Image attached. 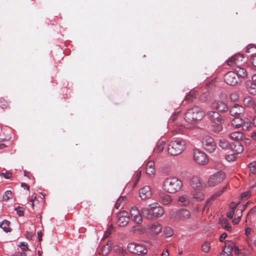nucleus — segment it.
Here are the masks:
<instances>
[{"instance_id": "f257e3e1", "label": "nucleus", "mask_w": 256, "mask_h": 256, "mask_svg": "<svg viewBox=\"0 0 256 256\" xmlns=\"http://www.w3.org/2000/svg\"><path fill=\"white\" fill-rule=\"evenodd\" d=\"M204 116V112L198 107H194L188 110L185 114L184 119L191 126H186V127L187 128H190L196 122L201 120Z\"/></svg>"}, {"instance_id": "f03ea898", "label": "nucleus", "mask_w": 256, "mask_h": 256, "mask_svg": "<svg viewBox=\"0 0 256 256\" xmlns=\"http://www.w3.org/2000/svg\"><path fill=\"white\" fill-rule=\"evenodd\" d=\"M182 186V182L176 177L166 178L163 182L164 189L168 193L174 194L179 191Z\"/></svg>"}, {"instance_id": "7ed1b4c3", "label": "nucleus", "mask_w": 256, "mask_h": 256, "mask_svg": "<svg viewBox=\"0 0 256 256\" xmlns=\"http://www.w3.org/2000/svg\"><path fill=\"white\" fill-rule=\"evenodd\" d=\"M186 142L182 138L172 140L168 146V151L172 156H177L180 154L186 148Z\"/></svg>"}, {"instance_id": "20e7f679", "label": "nucleus", "mask_w": 256, "mask_h": 256, "mask_svg": "<svg viewBox=\"0 0 256 256\" xmlns=\"http://www.w3.org/2000/svg\"><path fill=\"white\" fill-rule=\"evenodd\" d=\"M127 248L128 252L134 254L144 256L148 252L146 246L140 243H130L128 245Z\"/></svg>"}, {"instance_id": "39448f33", "label": "nucleus", "mask_w": 256, "mask_h": 256, "mask_svg": "<svg viewBox=\"0 0 256 256\" xmlns=\"http://www.w3.org/2000/svg\"><path fill=\"white\" fill-rule=\"evenodd\" d=\"M144 230L150 236H154L159 234L162 230V224L158 222H154L152 224L147 225Z\"/></svg>"}, {"instance_id": "423d86ee", "label": "nucleus", "mask_w": 256, "mask_h": 256, "mask_svg": "<svg viewBox=\"0 0 256 256\" xmlns=\"http://www.w3.org/2000/svg\"><path fill=\"white\" fill-rule=\"evenodd\" d=\"M204 148L210 152H212L216 149V144L213 138L209 136H204L202 139Z\"/></svg>"}, {"instance_id": "0eeeda50", "label": "nucleus", "mask_w": 256, "mask_h": 256, "mask_svg": "<svg viewBox=\"0 0 256 256\" xmlns=\"http://www.w3.org/2000/svg\"><path fill=\"white\" fill-rule=\"evenodd\" d=\"M226 174L223 172H217L211 176L208 181L209 186H215L223 181L225 178Z\"/></svg>"}, {"instance_id": "6e6552de", "label": "nucleus", "mask_w": 256, "mask_h": 256, "mask_svg": "<svg viewBox=\"0 0 256 256\" xmlns=\"http://www.w3.org/2000/svg\"><path fill=\"white\" fill-rule=\"evenodd\" d=\"M194 159L198 164L205 165L208 162V158L205 153L198 150H194Z\"/></svg>"}, {"instance_id": "1a4fd4ad", "label": "nucleus", "mask_w": 256, "mask_h": 256, "mask_svg": "<svg viewBox=\"0 0 256 256\" xmlns=\"http://www.w3.org/2000/svg\"><path fill=\"white\" fill-rule=\"evenodd\" d=\"M190 184L194 190H203L204 188V184L201 178L198 176H194L190 181Z\"/></svg>"}, {"instance_id": "9d476101", "label": "nucleus", "mask_w": 256, "mask_h": 256, "mask_svg": "<svg viewBox=\"0 0 256 256\" xmlns=\"http://www.w3.org/2000/svg\"><path fill=\"white\" fill-rule=\"evenodd\" d=\"M206 116L214 124H222L224 122V118L218 112L215 111H208Z\"/></svg>"}, {"instance_id": "9b49d317", "label": "nucleus", "mask_w": 256, "mask_h": 256, "mask_svg": "<svg viewBox=\"0 0 256 256\" xmlns=\"http://www.w3.org/2000/svg\"><path fill=\"white\" fill-rule=\"evenodd\" d=\"M238 76L234 72H229L224 76V81L228 85H236L238 83Z\"/></svg>"}, {"instance_id": "f8f14e48", "label": "nucleus", "mask_w": 256, "mask_h": 256, "mask_svg": "<svg viewBox=\"0 0 256 256\" xmlns=\"http://www.w3.org/2000/svg\"><path fill=\"white\" fill-rule=\"evenodd\" d=\"M212 108L220 112H226L229 110V108L226 104L220 100H214L212 102Z\"/></svg>"}, {"instance_id": "ddd939ff", "label": "nucleus", "mask_w": 256, "mask_h": 256, "mask_svg": "<svg viewBox=\"0 0 256 256\" xmlns=\"http://www.w3.org/2000/svg\"><path fill=\"white\" fill-rule=\"evenodd\" d=\"M129 214L127 212L122 211L118 214L117 222L119 226H126L129 221Z\"/></svg>"}, {"instance_id": "4468645a", "label": "nucleus", "mask_w": 256, "mask_h": 256, "mask_svg": "<svg viewBox=\"0 0 256 256\" xmlns=\"http://www.w3.org/2000/svg\"><path fill=\"white\" fill-rule=\"evenodd\" d=\"M244 112V109L238 104H234L230 110V114L235 118H238Z\"/></svg>"}, {"instance_id": "2eb2a0df", "label": "nucleus", "mask_w": 256, "mask_h": 256, "mask_svg": "<svg viewBox=\"0 0 256 256\" xmlns=\"http://www.w3.org/2000/svg\"><path fill=\"white\" fill-rule=\"evenodd\" d=\"M130 214L132 220L137 224H140L142 222L141 212L136 206H133L130 210Z\"/></svg>"}, {"instance_id": "dca6fc26", "label": "nucleus", "mask_w": 256, "mask_h": 256, "mask_svg": "<svg viewBox=\"0 0 256 256\" xmlns=\"http://www.w3.org/2000/svg\"><path fill=\"white\" fill-rule=\"evenodd\" d=\"M139 196L142 200L150 198L152 196L151 188L148 186H144L140 190Z\"/></svg>"}, {"instance_id": "f3484780", "label": "nucleus", "mask_w": 256, "mask_h": 256, "mask_svg": "<svg viewBox=\"0 0 256 256\" xmlns=\"http://www.w3.org/2000/svg\"><path fill=\"white\" fill-rule=\"evenodd\" d=\"M190 215L189 210L186 209H182L176 212L174 218L176 220H186L190 218Z\"/></svg>"}, {"instance_id": "a211bd4d", "label": "nucleus", "mask_w": 256, "mask_h": 256, "mask_svg": "<svg viewBox=\"0 0 256 256\" xmlns=\"http://www.w3.org/2000/svg\"><path fill=\"white\" fill-rule=\"evenodd\" d=\"M234 244L230 240L224 242V246L223 247V250L222 252V256H229L233 250Z\"/></svg>"}, {"instance_id": "6ab92c4d", "label": "nucleus", "mask_w": 256, "mask_h": 256, "mask_svg": "<svg viewBox=\"0 0 256 256\" xmlns=\"http://www.w3.org/2000/svg\"><path fill=\"white\" fill-rule=\"evenodd\" d=\"M152 206L154 218H160L163 216L164 210L158 204H152Z\"/></svg>"}, {"instance_id": "aec40b11", "label": "nucleus", "mask_w": 256, "mask_h": 256, "mask_svg": "<svg viewBox=\"0 0 256 256\" xmlns=\"http://www.w3.org/2000/svg\"><path fill=\"white\" fill-rule=\"evenodd\" d=\"M140 211L144 218L148 220H152L154 218L152 204L150 205L148 207L142 208Z\"/></svg>"}, {"instance_id": "412c9836", "label": "nucleus", "mask_w": 256, "mask_h": 256, "mask_svg": "<svg viewBox=\"0 0 256 256\" xmlns=\"http://www.w3.org/2000/svg\"><path fill=\"white\" fill-rule=\"evenodd\" d=\"M155 166L154 162L152 160L148 161L146 166V172L149 176H154L155 174Z\"/></svg>"}, {"instance_id": "4be33fe9", "label": "nucleus", "mask_w": 256, "mask_h": 256, "mask_svg": "<svg viewBox=\"0 0 256 256\" xmlns=\"http://www.w3.org/2000/svg\"><path fill=\"white\" fill-rule=\"evenodd\" d=\"M252 121L248 118L242 119L241 128L244 130H250L252 128Z\"/></svg>"}, {"instance_id": "5701e85b", "label": "nucleus", "mask_w": 256, "mask_h": 256, "mask_svg": "<svg viewBox=\"0 0 256 256\" xmlns=\"http://www.w3.org/2000/svg\"><path fill=\"white\" fill-rule=\"evenodd\" d=\"M159 197L160 202L164 204H168L172 202L171 196L166 193L160 194Z\"/></svg>"}, {"instance_id": "b1692460", "label": "nucleus", "mask_w": 256, "mask_h": 256, "mask_svg": "<svg viewBox=\"0 0 256 256\" xmlns=\"http://www.w3.org/2000/svg\"><path fill=\"white\" fill-rule=\"evenodd\" d=\"M203 190H194L192 192L193 198L197 201L202 200L204 198V196L202 192Z\"/></svg>"}, {"instance_id": "393cba45", "label": "nucleus", "mask_w": 256, "mask_h": 256, "mask_svg": "<svg viewBox=\"0 0 256 256\" xmlns=\"http://www.w3.org/2000/svg\"><path fill=\"white\" fill-rule=\"evenodd\" d=\"M219 224L222 228L226 230L231 232L232 230V226L230 224L228 220L226 218H222L219 220Z\"/></svg>"}, {"instance_id": "a878e982", "label": "nucleus", "mask_w": 256, "mask_h": 256, "mask_svg": "<svg viewBox=\"0 0 256 256\" xmlns=\"http://www.w3.org/2000/svg\"><path fill=\"white\" fill-rule=\"evenodd\" d=\"M112 242L108 240L106 244L104 245L101 249V254L103 256L108 255L112 250Z\"/></svg>"}, {"instance_id": "bb28decb", "label": "nucleus", "mask_w": 256, "mask_h": 256, "mask_svg": "<svg viewBox=\"0 0 256 256\" xmlns=\"http://www.w3.org/2000/svg\"><path fill=\"white\" fill-rule=\"evenodd\" d=\"M231 148L235 154H240L242 152L244 148L239 142H236L231 146Z\"/></svg>"}, {"instance_id": "cd10ccee", "label": "nucleus", "mask_w": 256, "mask_h": 256, "mask_svg": "<svg viewBox=\"0 0 256 256\" xmlns=\"http://www.w3.org/2000/svg\"><path fill=\"white\" fill-rule=\"evenodd\" d=\"M178 202L182 206H186L190 202V197L186 194L180 196L178 198Z\"/></svg>"}, {"instance_id": "c85d7f7f", "label": "nucleus", "mask_w": 256, "mask_h": 256, "mask_svg": "<svg viewBox=\"0 0 256 256\" xmlns=\"http://www.w3.org/2000/svg\"><path fill=\"white\" fill-rule=\"evenodd\" d=\"M229 136L232 140L236 142H239V140L242 139L243 134L242 132H234L231 133Z\"/></svg>"}, {"instance_id": "c756f323", "label": "nucleus", "mask_w": 256, "mask_h": 256, "mask_svg": "<svg viewBox=\"0 0 256 256\" xmlns=\"http://www.w3.org/2000/svg\"><path fill=\"white\" fill-rule=\"evenodd\" d=\"M246 85L248 92L252 94H256V84L252 81L248 82Z\"/></svg>"}, {"instance_id": "7c9ffc66", "label": "nucleus", "mask_w": 256, "mask_h": 256, "mask_svg": "<svg viewBox=\"0 0 256 256\" xmlns=\"http://www.w3.org/2000/svg\"><path fill=\"white\" fill-rule=\"evenodd\" d=\"M235 70V72L238 78L239 77L246 78L247 76L246 72L244 68L238 66L236 68Z\"/></svg>"}, {"instance_id": "2f4dec72", "label": "nucleus", "mask_w": 256, "mask_h": 256, "mask_svg": "<svg viewBox=\"0 0 256 256\" xmlns=\"http://www.w3.org/2000/svg\"><path fill=\"white\" fill-rule=\"evenodd\" d=\"M238 204V203L234 204V202H232L230 204V209L229 210L228 212L226 213V216L232 219L234 216V210L236 208Z\"/></svg>"}, {"instance_id": "473e14b6", "label": "nucleus", "mask_w": 256, "mask_h": 256, "mask_svg": "<svg viewBox=\"0 0 256 256\" xmlns=\"http://www.w3.org/2000/svg\"><path fill=\"white\" fill-rule=\"evenodd\" d=\"M10 222L6 220H3L0 224V227L4 230L6 232H10L12 230L10 226Z\"/></svg>"}, {"instance_id": "72a5a7b5", "label": "nucleus", "mask_w": 256, "mask_h": 256, "mask_svg": "<svg viewBox=\"0 0 256 256\" xmlns=\"http://www.w3.org/2000/svg\"><path fill=\"white\" fill-rule=\"evenodd\" d=\"M244 104L247 107H251L255 104L252 98L246 97L243 100Z\"/></svg>"}, {"instance_id": "f704fd0d", "label": "nucleus", "mask_w": 256, "mask_h": 256, "mask_svg": "<svg viewBox=\"0 0 256 256\" xmlns=\"http://www.w3.org/2000/svg\"><path fill=\"white\" fill-rule=\"evenodd\" d=\"M164 144L165 143L163 141L159 142L154 149V152L156 154H159L162 152L164 150Z\"/></svg>"}, {"instance_id": "c9c22d12", "label": "nucleus", "mask_w": 256, "mask_h": 256, "mask_svg": "<svg viewBox=\"0 0 256 256\" xmlns=\"http://www.w3.org/2000/svg\"><path fill=\"white\" fill-rule=\"evenodd\" d=\"M222 124H214L212 126V130L216 133L222 131L223 126L222 125Z\"/></svg>"}, {"instance_id": "e433bc0d", "label": "nucleus", "mask_w": 256, "mask_h": 256, "mask_svg": "<svg viewBox=\"0 0 256 256\" xmlns=\"http://www.w3.org/2000/svg\"><path fill=\"white\" fill-rule=\"evenodd\" d=\"M241 122L242 118L239 119L238 118H236L232 120L231 124L234 127L239 128H241Z\"/></svg>"}, {"instance_id": "4c0bfd02", "label": "nucleus", "mask_w": 256, "mask_h": 256, "mask_svg": "<svg viewBox=\"0 0 256 256\" xmlns=\"http://www.w3.org/2000/svg\"><path fill=\"white\" fill-rule=\"evenodd\" d=\"M195 92L194 90L190 91L189 93L186 96L185 98V100L188 102H190L193 101V100L195 98Z\"/></svg>"}, {"instance_id": "58836bf2", "label": "nucleus", "mask_w": 256, "mask_h": 256, "mask_svg": "<svg viewBox=\"0 0 256 256\" xmlns=\"http://www.w3.org/2000/svg\"><path fill=\"white\" fill-rule=\"evenodd\" d=\"M219 146L223 149H228L229 147L228 142L225 138H222L219 141Z\"/></svg>"}, {"instance_id": "ea45409f", "label": "nucleus", "mask_w": 256, "mask_h": 256, "mask_svg": "<svg viewBox=\"0 0 256 256\" xmlns=\"http://www.w3.org/2000/svg\"><path fill=\"white\" fill-rule=\"evenodd\" d=\"M210 243L208 241H206L202 246V250L204 252H208L210 249Z\"/></svg>"}, {"instance_id": "a19ab883", "label": "nucleus", "mask_w": 256, "mask_h": 256, "mask_svg": "<svg viewBox=\"0 0 256 256\" xmlns=\"http://www.w3.org/2000/svg\"><path fill=\"white\" fill-rule=\"evenodd\" d=\"M226 190V187H224V188H222V190L219 191V192H216V194H214V195L212 196L211 198H210V200H208L207 201V202H206V206H206V207L208 206V204H209V203L210 202V200H213V199H214V198H216V197H218V196H220V195H221V194H222V192H224Z\"/></svg>"}, {"instance_id": "79ce46f5", "label": "nucleus", "mask_w": 256, "mask_h": 256, "mask_svg": "<svg viewBox=\"0 0 256 256\" xmlns=\"http://www.w3.org/2000/svg\"><path fill=\"white\" fill-rule=\"evenodd\" d=\"M233 56L234 58V61L235 60L237 64H240L244 58V55L240 53L236 54Z\"/></svg>"}, {"instance_id": "37998d69", "label": "nucleus", "mask_w": 256, "mask_h": 256, "mask_svg": "<svg viewBox=\"0 0 256 256\" xmlns=\"http://www.w3.org/2000/svg\"><path fill=\"white\" fill-rule=\"evenodd\" d=\"M164 234L166 237H170L174 234L173 230L169 226L164 228Z\"/></svg>"}, {"instance_id": "c03bdc74", "label": "nucleus", "mask_w": 256, "mask_h": 256, "mask_svg": "<svg viewBox=\"0 0 256 256\" xmlns=\"http://www.w3.org/2000/svg\"><path fill=\"white\" fill-rule=\"evenodd\" d=\"M250 172V173L256 174V162L254 161L251 162L248 164Z\"/></svg>"}, {"instance_id": "a18cd8bd", "label": "nucleus", "mask_w": 256, "mask_h": 256, "mask_svg": "<svg viewBox=\"0 0 256 256\" xmlns=\"http://www.w3.org/2000/svg\"><path fill=\"white\" fill-rule=\"evenodd\" d=\"M113 250L116 253L122 254L121 255H123V253L126 252L122 247L118 245H115L113 246Z\"/></svg>"}, {"instance_id": "49530a36", "label": "nucleus", "mask_w": 256, "mask_h": 256, "mask_svg": "<svg viewBox=\"0 0 256 256\" xmlns=\"http://www.w3.org/2000/svg\"><path fill=\"white\" fill-rule=\"evenodd\" d=\"M12 198V192L10 190H6L3 195L2 199L4 201H8Z\"/></svg>"}, {"instance_id": "de8ad7c7", "label": "nucleus", "mask_w": 256, "mask_h": 256, "mask_svg": "<svg viewBox=\"0 0 256 256\" xmlns=\"http://www.w3.org/2000/svg\"><path fill=\"white\" fill-rule=\"evenodd\" d=\"M230 98L232 102H237L239 99V96L236 92H232L230 96Z\"/></svg>"}, {"instance_id": "09e8293b", "label": "nucleus", "mask_w": 256, "mask_h": 256, "mask_svg": "<svg viewBox=\"0 0 256 256\" xmlns=\"http://www.w3.org/2000/svg\"><path fill=\"white\" fill-rule=\"evenodd\" d=\"M126 200V196H121L118 200L116 204L115 208L116 209H118L120 206L121 204Z\"/></svg>"}, {"instance_id": "8fccbe9b", "label": "nucleus", "mask_w": 256, "mask_h": 256, "mask_svg": "<svg viewBox=\"0 0 256 256\" xmlns=\"http://www.w3.org/2000/svg\"><path fill=\"white\" fill-rule=\"evenodd\" d=\"M251 194H252V193H251L250 190H248L244 192L241 194L240 196V198L242 200L244 199V198L246 199V198H250V196Z\"/></svg>"}, {"instance_id": "3c124183", "label": "nucleus", "mask_w": 256, "mask_h": 256, "mask_svg": "<svg viewBox=\"0 0 256 256\" xmlns=\"http://www.w3.org/2000/svg\"><path fill=\"white\" fill-rule=\"evenodd\" d=\"M16 211L17 214L20 216H23L24 214V211L22 208L21 207H18L16 208Z\"/></svg>"}, {"instance_id": "603ef678", "label": "nucleus", "mask_w": 256, "mask_h": 256, "mask_svg": "<svg viewBox=\"0 0 256 256\" xmlns=\"http://www.w3.org/2000/svg\"><path fill=\"white\" fill-rule=\"evenodd\" d=\"M227 64L229 66H234V65H237L235 60L234 61V58L232 56L231 58L227 60Z\"/></svg>"}, {"instance_id": "864d4df0", "label": "nucleus", "mask_w": 256, "mask_h": 256, "mask_svg": "<svg viewBox=\"0 0 256 256\" xmlns=\"http://www.w3.org/2000/svg\"><path fill=\"white\" fill-rule=\"evenodd\" d=\"M256 214V206L251 208L248 213L246 218H248V216L252 214Z\"/></svg>"}, {"instance_id": "5fc2aeb1", "label": "nucleus", "mask_w": 256, "mask_h": 256, "mask_svg": "<svg viewBox=\"0 0 256 256\" xmlns=\"http://www.w3.org/2000/svg\"><path fill=\"white\" fill-rule=\"evenodd\" d=\"M112 229H113L112 226H111L108 227V229L105 232V234H104V238H105L108 237L110 235L112 232Z\"/></svg>"}, {"instance_id": "6e6d98bb", "label": "nucleus", "mask_w": 256, "mask_h": 256, "mask_svg": "<svg viewBox=\"0 0 256 256\" xmlns=\"http://www.w3.org/2000/svg\"><path fill=\"white\" fill-rule=\"evenodd\" d=\"M250 62L254 66L256 67V54L252 56L250 58Z\"/></svg>"}, {"instance_id": "4d7b16f0", "label": "nucleus", "mask_w": 256, "mask_h": 256, "mask_svg": "<svg viewBox=\"0 0 256 256\" xmlns=\"http://www.w3.org/2000/svg\"><path fill=\"white\" fill-rule=\"evenodd\" d=\"M20 246L24 251H26L28 250V244L24 242H20Z\"/></svg>"}, {"instance_id": "13d9d810", "label": "nucleus", "mask_w": 256, "mask_h": 256, "mask_svg": "<svg viewBox=\"0 0 256 256\" xmlns=\"http://www.w3.org/2000/svg\"><path fill=\"white\" fill-rule=\"evenodd\" d=\"M226 158L228 162H233L235 160L236 156L234 154H230L227 156Z\"/></svg>"}, {"instance_id": "bf43d9fd", "label": "nucleus", "mask_w": 256, "mask_h": 256, "mask_svg": "<svg viewBox=\"0 0 256 256\" xmlns=\"http://www.w3.org/2000/svg\"><path fill=\"white\" fill-rule=\"evenodd\" d=\"M0 175L6 179H9L12 176V174L10 172H2Z\"/></svg>"}, {"instance_id": "052dcab7", "label": "nucleus", "mask_w": 256, "mask_h": 256, "mask_svg": "<svg viewBox=\"0 0 256 256\" xmlns=\"http://www.w3.org/2000/svg\"><path fill=\"white\" fill-rule=\"evenodd\" d=\"M227 234L226 232L222 233L220 237L219 240L220 242H223L224 240L226 238Z\"/></svg>"}, {"instance_id": "680f3d73", "label": "nucleus", "mask_w": 256, "mask_h": 256, "mask_svg": "<svg viewBox=\"0 0 256 256\" xmlns=\"http://www.w3.org/2000/svg\"><path fill=\"white\" fill-rule=\"evenodd\" d=\"M180 112V110H178V112H176L174 114L173 116H172V118H171L173 122H174V121L176 120V117L177 115H178V114Z\"/></svg>"}, {"instance_id": "e2e57ef3", "label": "nucleus", "mask_w": 256, "mask_h": 256, "mask_svg": "<svg viewBox=\"0 0 256 256\" xmlns=\"http://www.w3.org/2000/svg\"><path fill=\"white\" fill-rule=\"evenodd\" d=\"M173 132L176 134H180L182 132V129L180 128H177L173 130Z\"/></svg>"}, {"instance_id": "0e129e2a", "label": "nucleus", "mask_w": 256, "mask_h": 256, "mask_svg": "<svg viewBox=\"0 0 256 256\" xmlns=\"http://www.w3.org/2000/svg\"><path fill=\"white\" fill-rule=\"evenodd\" d=\"M252 229L250 228H246L245 229V234L246 236H248L251 232Z\"/></svg>"}, {"instance_id": "69168bd1", "label": "nucleus", "mask_w": 256, "mask_h": 256, "mask_svg": "<svg viewBox=\"0 0 256 256\" xmlns=\"http://www.w3.org/2000/svg\"><path fill=\"white\" fill-rule=\"evenodd\" d=\"M240 216H238V218H235L234 220H232V223L234 224H238L240 220Z\"/></svg>"}, {"instance_id": "338daca9", "label": "nucleus", "mask_w": 256, "mask_h": 256, "mask_svg": "<svg viewBox=\"0 0 256 256\" xmlns=\"http://www.w3.org/2000/svg\"><path fill=\"white\" fill-rule=\"evenodd\" d=\"M161 256H169V253L168 252V250H164L162 253V254Z\"/></svg>"}, {"instance_id": "774afa93", "label": "nucleus", "mask_w": 256, "mask_h": 256, "mask_svg": "<svg viewBox=\"0 0 256 256\" xmlns=\"http://www.w3.org/2000/svg\"><path fill=\"white\" fill-rule=\"evenodd\" d=\"M251 138L256 140V130L251 134Z\"/></svg>"}]
</instances>
